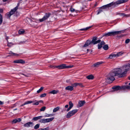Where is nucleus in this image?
I'll return each instance as SVG.
<instances>
[{"mask_svg":"<svg viewBox=\"0 0 130 130\" xmlns=\"http://www.w3.org/2000/svg\"><path fill=\"white\" fill-rule=\"evenodd\" d=\"M121 70L120 68H116L113 69L110 72L107 76L106 80H110L111 81L114 80L115 79V76H118L119 77L121 72Z\"/></svg>","mask_w":130,"mask_h":130,"instance_id":"obj_1","label":"nucleus"},{"mask_svg":"<svg viewBox=\"0 0 130 130\" xmlns=\"http://www.w3.org/2000/svg\"><path fill=\"white\" fill-rule=\"evenodd\" d=\"M129 0H118L116 2H112L107 4L108 8L112 6L113 7L117 6L118 5L121 4L125 3L127 2Z\"/></svg>","mask_w":130,"mask_h":130,"instance_id":"obj_2","label":"nucleus"},{"mask_svg":"<svg viewBox=\"0 0 130 130\" xmlns=\"http://www.w3.org/2000/svg\"><path fill=\"white\" fill-rule=\"evenodd\" d=\"M121 71L122 70H125V71L122 73H121L120 77H123L126 75V74L127 72L130 70V62L128 63L127 64L123 66L121 69Z\"/></svg>","mask_w":130,"mask_h":130,"instance_id":"obj_3","label":"nucleus"},{"mask_svg":"<svg viewBox=\"0 0 130 130\" xmlns=\"http://www.w3.org/2000/svg\"><path fill=\"white\" fill-rule=\"evenodd\" d=\"M124 32V30H120L117 31L109 32L107 33H104L103 35V37H108L109 36H113L116 35L123 33Z\"/></svg>","mask_w":130,"mask_h":130,"instance_id":"obj_4","label":"nucleus"},{"mask_svg":"<svg viewBox=\"0 0 130 130\" xmlns=\"http://www.w3.org/2000/svg\"><path fill=\"white\" fill-rule=\"evenodd\" d=\"M54 119V117H53L49 118L41 119L39 120V122L41 123H45L52 121Z\"/></svg>","mask_w":130,"mask_h":130,"instance_id":"obj_5","label":"nucleus"},{"mask_svg":"<svg viewBox=\"0 0 130 130\" xmlns=\"http://www.w3.org/2000/svg\"><path fill=\"white\" fill-rule=\"evenodd\" d=\"M78 111V110L77 109L73 110L72 111L69 112L66 115V117L67 118H70L71 117L73 116L75 113L77 112Z\"/></svg>","mask_w":130,"mask_h":130,"instance_id":"obj_6","label":"nucleus"},{"mask_svg":"<svg viewBox=\"0 0 130 130\" xmlns=\"http://www.w3.org/2000/svg\"><path fill=\"white\" fill-rule=\"evenodd\" d=\"M50 15L51 14L50 13H46L42 19H39V21L41 22L47 19L50 17Z\"/></svg>","mask_w":130,"mask_h":130,"instance_id":"obj_7","label":"nucleus"},{"mask_svg":"<svg viewBox=\"0 0 130 130\" xmlns=\"http://www.w3.org/2000/svg\"><path fill=\"white\" fill-rule=\"evenodd\" d=\"M97 40V37H94L92 39V40L91 41V43L93 44H95L98 43L100 42L101 41L100 40H98L96 41Z\"/></svg>","mask_w":130,"mask_h":130,"instance_id":"obj_8","label":"nucleus"},{"mask_svg":"<svg viewBox=\"0 0 130 130\" xmlns=\"http://www.w3.org/2000/svg\"><path fill=\"white\" fill-rule=\"evenodd\" d=\"M54 68H57L59 69H63L69 68L68 66H66L65 64H62L58 66H56L54 67Z\"/></svg>","mask_w":130,"mask_h":130,"instance_id":"obj_9","label":"nucleus"},{"mask_svg":"<svg viewBox=\"0 0 130 130\" xmlns=\"http://www.w3.org/2000/svg\"><path fill=\"white\" fill-rule=\"evenodd\" d=\"M34 125V123L31 122H28L24 125V126L25 127H31Z\"/></svg>","mask_w":130,"mask_h":130,"instance_id":"obj_10","label":"nucleus"},{"mask_svg":"<svg viewBox=\"0 0 130 130\" xmlns=\"http://www.w3.org/2000/svg\"><path fill=\"white\" fill-rule=\"evenodd\" d=\"M19 4H18L17 6L15 7L13 9L11 10V11L9 13L10 14H11V15L13 14L18 9V6H19Z\"/></svg>","mask_w":130,"mask_h":130,"instance_id":"obj_11","label":"nucleus"},{"mask_svg":"<svg viewBox=\"0 0 130 130\" xmlns=\"http://www.w3.org/2000/svg\"><path fill=\"white\" fill-rule=\"evenodd\" d=\"M37 101L36 100H35V101H26L23 104H22L20 106L21 107L23 106L24 105L28 104H30L32 103H34V102H35L36 101Z\"/></svg>","mask_w":130,"mask_h":130,"instance_id":"obj_12","label":"nucleus"},{"mask_svg":"<svg viewBox=\"0 0 130 130\" xmlns=\"http://www.w3.org/2000/svg\"><path fill=\"white\" fill-rule=\"evenodd\" d=\"M13 62L15 63H24L25 62V61L22 59L17 60H14Z\"/></svg>","mask_w":130,"mask_h":130,"instance_id":"obj_13","label":"nucleus"},{"mask_svg":"<svg viewBox=\"0 0 130 130\" xmlns=\"http://www.w3.org/2000/svg\"><path fill=\"white\" fill-rule=\"evenodd\" d=\"M91 43V41L90 40H88L85 43L83 46V47H86L89 46Z\"/></svg>","mask_w":130,"mask_h":130,"instance_id":"obj_14","label":"nucleus"},{"mask_svg":"<svg viewBox=\"0 0 130 130\" xmlns=\"http://www.w3.org/2000/svg\"><path fill=\"white\" fill-rule=\"evenodd\" d=\"M69 107L66 110L67 111H69L73 106V104L71 101H70L69 102Z\"/></svg>","mask_w":130,"mask_h":130,"instance_id":"obj_15","label":"nucleus"},{"mask_svg":"<svg viewBox=\"0 0 130 130\" xmlns=\"http://www.w3.org/2000/svg\"><path fill=\"white\" fill-rule=\"evenodd\" d=\"M105 44V42L103 41L101 42V43H99L98 45V47L99 49L101 48L102 47V45Z\"/></svg>","mask_w":130,"mask_h":130,"instance_id":"obj_16","label":"nucleus"},{"mask_svg":"<svg viewBox=\"0 0 130 130\" xmlns=\"http://www.w3.org/2000/svg\"><path fill=\"white\" fill-rule=\"evenodd\" d=\"M112 88L114 90V91H118L121 89V87L120 86H117L113 87H112Z\"/></svg>","mask_w":130,"mask_h":130,"instance_id":"obj_17","label":"nucleus"},{"mask_svg":"<svg viewBox=\"0 0 130 130\" xmlns=\"http://www.w3.org/2000/svg\"><path fill=\"white\" fill-rule=\"evenodd\" d=\"M21 119L19 118L14 119L12 121V123H15L18 122H19L21 121Z\"/></svg>","mask_w":130,"mask_h":130,"instance_id":"obj_18","label":"nucleus"},{"mask_svg":"<svg viewBox=\"0 0 130 130\" xmlns=\"http://www.w3.org/2000/svg\"><path fill=\"white\" fill-rule=\"evenodd\" d=\"M73 87L72 86H68L65 89L67 90H69L72 91L73 90Z\"/></svg>","mask_w":130,"mask_h":130,"instance_id":"obj_19","label":"nucleus"},{"mask_svg":"<svg viewBox=\"0 0 130 130\" xmlns=\"http://www.w3.org/2000/svg\"><path fill=\"white\" fill-rule=\"evenodd\" d=\"M102 63L103 62L102 61L98 62L94 64L93 66L94 67H98L100 64H102Z\"/></svg>","mask_w":130,"mask_h":130,"instance_id":"obj_20","label":"nucleus"},{"mask_svg":"<svg viewBox=\"0 0 130 130\" xmlns=\"http://www.w3.org/2000/svg\"><path fill=\"white\" fill-rule=\"evenodd\" d=\"M85 102L84 101H80L78 102V106L79 107H81L83 106L85 103Z\"/></svg>","mask_w":130,"mask_h":130,"instance_id":"obj_21","label":"nucleus"},{"mask_svg":"<svg viewBox=\"0 0 130 130\" xmlns=\"http://www.w3.org/2000/svg\"><path fill=\"white\" fill-rule=\"evenodd\" d=\"M115 57H116V54H115L114 53H112L109 55L108 58V59H112Z\"/></svg>","mask_w":130,"mask_h":130,"instance_id":"obj_22","label":"nucleus"},{"mask_svg":"<svg viewBox=\"0 0 130 130\" xmlns=\"http://www.w3.org/2000/svg\"><path fill=\"white\" fill-rule=\"evenodd\" d=\"M42 117H43V116H42L34 117L32 118V120L34 121H36L39 119H40Z\"/></svg>","mask_w":130,"mask_h":130,"instance_id":"obj_23","label":"nucleus"},{"mask_svg":"<svg viewBox=\"0 0 130 130\" xmlns=\"http://www.w3.org/2000/svg\"><path fill=\"white\" fill-rule=\"evenodd\" d=\"M122 89L123 90L126 89H130V86L127 85H124L121 87V89Z\"/></svg>","mask_w":130,"mask_h":130,"instance_id":"obj_24","label":"nucleus"},{"mask_svg":"<svg viewBox=\"0 0 130 130\" xmlns=\"http://www.w3.org/2000/svg\"><path fill=\"white\" fill-rule=\"evenodd\" d=\"M123 53L122 52H118L116 54V58L121 56L123 54Z\"/></svg>","mask_w":130,"mask_h":130,"instance_id":"obj_25","label":"nucleus"},{"mask_svg":"<svg viewBox=\"0 0 130 130\" xmlns=\"http://www.w3.org/2000/svg\"><path fill=\"white\" fill-rule=\"evenodd\" d=\"M87 78L88 79H92L94 78V76L92 75H90L87 76Z\"/></svg>","mask_w":130,"mask_h":130,"instance_id":"obj_26","label":"nucleus"},{"mask_svg":"<svg viewBox=\"0 0 130 130\" xmlns=\"http://www.w3.org/2000/svg\"><path fill=\"white\" fill-rule=\"evenodd\" d=\"M59 91L58 90H53L49 92L50 93L55 94H57Z\"/></svg>","mask_w":130,"mask_h":130,"instance_id":"obj_27","label":"nucleus"},{"mask_svg":"<svg viewBox=\"0 0 130 130\" xmlns=\"http://www.w3.org/2000/svg\"><path fill=\"white\" fill-rule=\"evenodd\" d=\"M25 32V31L23 29H21L19 30L18 31L20 35L24 34Z\"/></svg>","mask_w":130,"mask_h":130,"instance_id":"obj_28","label":"nucleus"},{"mask_svg":"<svg viewBox=\"0 0 130 130\" xmlns=\"http://www.w3.org/2000/svg\"><path fill=\"white\" fill-rule=\"evenodd\" d=\"M103 48L105 50H107L108 48V46L107 45H104L103 47Z\"/></svg>","mask_w":130,"mask_h":130,"instance_id":"obj_29","label":"nucleus"},{"mask_svg":"<svg viewBox=\"0 0 130 130\" xmlns=\"http://www.w3.org/2000/svg\"><path fill=\"white\" fill-rule=\"evenodd\" d=\"M9 54H11V56H17L18 55L16 53H13L12 51H11L9 52Z\"/></svg>","mask_w":130,"mask_h":130,"instance_id":"obj_30","label":"nucleus"},{"mask_svg":"<svg viewBox=\"0 0 130 130\" xmlns=\"http://www.w3.org/2000/svg\"><path fill=\"white\" fill-rule=\"evenodd\" d=\"M53 116V114H46L44 116V117H51Z\"/></svg>","mask_w":130,"mask_h":130,"instance_id":"obj_31","label":"nucleus"},{"mask_svg":"<svg viewBox=\"0 0 130 130\" xmlns=\"http://www.w3.org/2000/svg\"><path fill=\"white\" fill-rule=\"evenodd\" d=\"M44 88L43 87H41L37 91V93H39Z\"/></svg>","mask_w":130,"mask_h":130,"instance_id":"obj_32","label":"nucleus"},{"mask_svg":"<svg viewBox=\"0 0 130 130\" xmlns=\"http://www.w3.org/2000/svg\"><path fill=\"white\" fill-rule=\"evenodd\" d=\"M49 126L47 127H46L45 128H39V129H38V130H49Z\"/></svg>","mask_w":130,"mask_h":130,"instance_id":"obj_33","label":"nucleus"},{"mask_svg":"<svg viewBox=\"0 0 130 130\" xmlns=\"http://www.w3.org/2000/svg\"><path fill=\"white\" fill-rule=\"evenodd\" d=\"M92 27V26H90L88 27H87L85 28L84 29H80V30H86L89 29L90 28Z\"/></svg>","mask_w":130,"mask_h":130,"instance_id":"obj_34","label":"nucleus"},{"mask_svg":"<svg viewBox=\"0 0 130 130\" xmlns=\"http://www.w3.org/2000/svg\"><path fill=\"white\" fill-rule=\"evenodd\" d=\"M59 109V107H57L56 108H54L53 110V112H55L57 111Z\"/></svg>","mask_w":130,"mask_h":130,"instance_id":"obj_35","label":"nucleus"},{"mask_svg":"<svg viewBox=\"0 0 130 130\" xmlns=\"http://www.w3.org/2000/svg\"><path fill=\"white\" fill-rule=\"evenodd\" d=\"M70 10L72 12H76V10L74 9L72 7L70 8Z\"/></svg>","mask_w":130,"mask_h":130,"instance_id":"obj_36","label":"nucleus"},{"mask_svg":"<svg viewBox=\"0 0 130 130\" xmlns=\"http://www.w3.org/2000/svg\"><path fill=\"white\" fill-rule=\"evenodd\" d=\"M39 124H37L34 127V128L35 129H37L39 128Z\"/></svg>","mask_w":130,"mask_h":130,"instance_id":"obj_37","label":"nucleus"},{"mask_svg":"<svg viewBox=\"0 0 130 130\" xmlns=\"http://www.w3.org/2000/svg\"><path fill=\"white\" fill-rule=\"evenodd\" d=\"M79 84V83H75L72 84V86L73 87H76Z\"/></svg>","mask_w":130,"mask_h":130,"instance_id":"obj_38","label":"nucleus"},{"mask_svg":"<svg viewBox=\"0 0 130 130\" xmlns=\"http://www.w3.org/2000/svg\"><path fill=\"white\" fill-rule=\"evenodd\" d=\"M46 108V107L45 106H43L42 107L41 109H40V111H44L45 110V109Z\"/></svg>","mask_w":130,"mask_h":130,"instance_id":"obj_39","label":"nucleus"},{"mask_svg":"<svg viewBox=\"0 0 130 130\" xmlns=\"http://www.w3.org/2000/svg\"><path fill=\"white\" fill-rule=\"evenodd\" d=\"M101 8H102V9H105L108 8V6L107 4L106 5L103 6L102 7H101Z\"/></svg>","mask_w":130,"mask_h":130,"instance_id":"obj_40","label":"nucleus"},{"mask_svg":"<svg viewBox=\"0 0 130 130\" xmlns=\"http://www.w3.org/2000/svg\"><path fill=\"white\" fill-rule=\"evenodd\" d=\"M3 21L2 15L0 14V25L2 24Z\"/></svg>","mask_w":130,"mask_h":130,"instance_id":"obj_41","label":"nucleus"},{"mask_svg":"<svg viewBox=\"0 0 130 130\" xmlns=\"http://www.w3.org/2000/svg\"><path fill=\"white\" fill-rule=\"evenodd\" d=\"M11 16V14L9 13H8L6 14V16L7 18L10 17Z\"/></svg>","mask_w":130,"mask_h":130,"instance_id":"obj_42","label":"nucleus"},{"mask_svg":"<svg viewBox=\"0 0 130 130\" xmlns=\"http://www.w3.org/2000/svg\"><path fill=\"white\" fill-rule=\"evenodd\" d=\"M46 95V94L45 93H44L41 94L40 96V98H43L45 97Z\"/></svg>","mask_w":130,"mask_h":130,"instance_id":"obj_43","label":"nucleus"},{"mask_svg":"<svg viewBox=\"0 0 130 130\" xmlns=\"http://www.w3.org/2000/svg\"><path fill=\"white\" fill-rule=\"evenodd\" d=\"M13 45V44L11 42L9 43V42H8L7 45L9 47H11L12 45Z\"/></svg>","mask_w":130,"mask_h":130,"instance_id":"obj_44","label":"nucleus"},{"mask_svg":"<svg viewBox=\"0 0 130 130\" xmlns=\"http://www.w3.org/2000/svg\"><path fill=\"white\" fill-rule=\"evenodd\" d=\"M130 40V39H126L125 41V43L127 44L129 42Z\"/></svg>","mask_w":130,"mask_h":130,"instance_id":"obj_45","label":"nucleus"},{"mask_svg":"<svg viewBox=\"0 0 130 130\" xmlns=\"http://www.w3.org/2000/svg\"><path fill=\"white\" fill-rule=\"evenodd\" d=\"M37 101H36L35 102V103L33 104V105H38L39 104V102L36 100Z\"/></svg>","mask_w":130,"mask_h":130,"instance_id":"obj_46","label":"nucleus"},{"mask_svg":"<svg viewBox=\"0 0 130 130\" xmlns=\"http://www.w3.org/2000/svg\"><path fill=\"white\" fill-rule=\"evenodd\" d=\"M102 11H103L101 9H100L99 10L97 14V15L99 14L100 13H101L102 12Z\"/></svg>","mask_w":130,"mask_h":130,"instance_id":"obj_47","label":"nucleus"},{"mask_svg":"<svg viewBox=\"0 0 130 130\" xmlns=\"http://www.w3.org/2000/svg\"><path fill=\"white\" fill-rule=\"evenodd\" d=\"M130 16V14H124V17H128Z\"/></svg>","mask_w":130,"mask_h":130,"instance_id":"obj_48","label":"nucleus"},{"mask_svg":"<svg viewBox=\"0 0 130 130\" xmlns=\"http://www.w3.org/2000/svg\"><path fill=\"white\" fill-rule=\"evenodd\" d=\"M118 14H120L121 16H124V13H119Z\"/></svg>","mask_w":130,"mask_h":130,"instance_id":"obj_49","label":"nucleus"},{"mask_svg":"<svg viewBox=\"0 0 130 130\" xmlns=\"http://www.w3.org/2000/svg\"><path fill=\"white\" fill-rule=\"evenodd\" d=\"M4 104V102L0 101V105H3Z\"/></svg>","mask_w":130,"mask_h":130,"instance_id":"obj_50","label":"nucleus"},{"mask_svg":"<svg viewBox=\"0 0 130 130\" xmlns=\"http://www.w3.org/2000/svg\"><path fill=\"white\" fill-rule=\"evenodd\" d=\"M68 106H69V105H66L65 106V108H68Z\"/></svg>","mask_w":130,"mask_h":130,"instance_id":"obj_51","label":"nucleus"},{"mask_svg":"<svg viewBox=\"0 0 130 130\" xmlns=\"http://www.w3.org/2000/svg\"><path fill=\"white\" fill-rule=\"evenodd\" d=\"M38 102H39V103H42L43 102V101L42 100H40V101H38Z\"/></svg>","mask_w":130,"mask_h":130,"instance_id":"obj_52","label":"nucleus"},{"mask_svg":"<svg viewBox=\"0 0 130 130\" xmlns=\"http://www.w3.org/2000/svg\"><path fill=\"white\" fill-rule=\"evenodd\" d=\"M3 11V10L2 9H0V13L2 12Z\"/></svg>","mask_w":130,"mask_h":130,"instance_id":"obj_53","label":"nucleus"},{"mask_svg":"<svg viewBox=\"0 0 130 130\" xmlns=\"http://www.w3.org/2000/svg\"><path fill=\"white\" fill-rule=\"evenodd\" d=\"M68 66L69 67L68 68H71L72 67L71 66Z\"/></svg>","mask_w":130,"mask_h":130,"instance_id":"obj_54","label":"nucleus"},{"mask_svg":"<svg viewBox=\"0 0 130 130\" xmlns=\"http://www.w3.org/2000/svg\"><path fill=\"white\" fill-rule=\"evenodd\" d=\"M8 39V37H6V40H7Z\"/></svg>","mask_w":130,"mask_h":130,"instance_id":"obj_55","label":"nucleus"},{"mask_svg":"<svg viewBox=\"0 0 130 130\" xmlns=\"http://www.w3.org/2000/svg\"><path fill=\"white\" fill-rule=\"evenodd\" d=\"M79 85H79V86H82L81 85H82V84H80V83H79Z\"/></svg>","mask_w":130,"mask_h":130,"instance_id":"obj_56","label":"nucleus"},{"mask_svg":"<svg viewBox=\"0 0 130 130\" xmlns=\"http://www.w3.org/2000/svg\"><path fill=\"white\" fill-rule=\"evenodd\" d=\"M69 80H66V82H67V83H68L69 82Z\"/></svg>","mask_w":130,"mask_h":130,"instance_id":"obj_57","label":"nucleus"},{"mask_svg":"<svg viewBox=\"0 0 130 130\" xmlns=\"http://www.w3.org/2000/svg\"><path fill=\"white\" fill-rule=\"evenodd\" d=\"M89 49H87V52L89 51Z\"/></svg>","mask_w":130,"mask_h":130,"instance_id":"obj_58","label":"nucleus"},{"mask_svg":"<svg viewBox=\"0 0 130 130\" xmlns=\"http://www.w3.org/2000/svg\"><path fill=\"white\" fill-rule=\"evenodd\" d=\"M17 110V108H15V109H13V110L14 111V110Z\"/></svg>","mask_w":130,"mask_h":130,"instance_id":"obj_59","label":"nucleus"},{"mask_svg":"<svg viewBox=\"0 0 130 130\" xmlns=\"http://www.w3.org/2000/svg\"><path fill=\"white\" fill-rule=\"evenodd\" d=\"M129 86H130V83L129 84Z\"/></svg>","mask_w":130,"mask_h":130,"instance_id":"obj_60","label":"nucleus"},{"mask_svg":"<svg viewBox=\"0 0 130 130\" xmlns=\"http://www.w3.org/2000/svg\"><path fill=\"white\" fill-rule=\"evenodd\" d=\"M53 67V66H51V67L52 68V67Z\"/></svg>","mask_w":130,"mask_h":130,"instance_id":"obj_61","label":"nucleus"}]
</instances>
